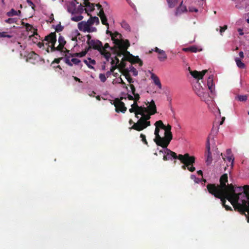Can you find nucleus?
<instances>
[{
	"instance_id": "f257e3e1",
	"label": "nucleus",
	"mask_w": 249,
	"mask_h": 249,
	"mask_svg": "<svg viewBox=\"0 0 249 249\" xmlns=\"http://www.w3.org/2000/svg\"><path fill=\"white\" fill-rule=\"evenodd\" d=\"M220 184H209L207 188L209 193L220 199L222 206L227 211H232L231 207L226 204L228 200L234 210L244 215L249 223V185L234 187L227 184L228 175L224 174L220 178Z\"/></svg>"
},
{
	"instance_id": "f03ea898",
	"label": "nucleus",
	"mask_w": 249,
	"mask_h": 249,
	"mask_svg": "<svg viewBox=\"0 0 249 249\" xmlns=\"http://www.w3.org/2000/svg\"><path fill=\"white\" fill-rule=\"evenodd\" d=\"M44 41H46V45L48 46L47 51L49 52V47L51 48V52H55L56 51H60L62 53H69V50L64 47L66 44V41L63 36H60L58 37V41L59 45L56 47H55V44L56 42V35L55 32H52L48 35L45 36Z\"/></svg>"
},
{
	"instance_id": "7ed1b4c3",
	"label": "nucleus",
	"mask_w": 249,
	"mask_h": 249,
	"mask_svg": "<svg viewBox=\"0 0 249 249\" xmlns=\"http://www.w3.org/2000/svg\"><path fill=\"white\" fill-rule=\"evenodd\" d=\"M111 37L114 44L111 48L113 53L117 56H122L130 45L129 40L123 39L122 35L118 32L113 33Z\"/></svg>"
},
{
	"instance_id": "20e7f679",
	"label": "nucleus",
	"mask_w": 249,
	"mask_h": 249,
	"mask_svg": "<svg viewBox=\"0 0 249 249\" xmlns=\"http://www.w3.org/2000/svg\"><path fill=\"white\" fill-rule=\"evenodd\" d=\"M151 114L150 113L148 112V109L146 108L145 111L143 112L141 114L142 117L138 120L137 123H134V124L130 127V129H134L138 131H140L147 127L150 125V122L148 120L150 119Z\"/></svg>"
},
{
	"instance_id": "39448f33",
	"label": "nucleus",
	"mask_w": 249,
	"mask_h": 249,
	"mask_svg": "<svg viewBox=\"0 0 249 249\" xmlns=\"http://www.w3.org/2000/svg\"><path fill=\"white\" fill-rule=\"evenodd\" d=\"M178 160L182 163L181 166L182 169L188 170L189 171H195L196 158L194 156H190L188 153H185L184 155L179 154Z\"/></svg>"
},
{
	"instance_id": "423d86ee",
	"label": "nucleus",
	"mask_w": 249,
	"mask_h": 249,
	"mask_svg": "<svg viewBox=\"0 0 249 249\" xmlns=\"http://www.w3.org/2000/svg\"><path fill=\"white\" fill-rule=\"evenodd\" d=\"M188 70L195 80L193 84V90L198 96L201 98L202 89L199 80H202V71H198L196 70L191 71L190 67L188 68Z\"/></svg>"
},
{
	"instance_id": "0eeeda50",
	"label": "nucleus",
	"mask_w": 249,
	"mask_h": 249,
	"mask_svg": "<svg viewBox=\"0 0 249 249\" xmlns=\"http://www.w3.org/2000/svg\"><path fill=\"white\" fill-rule=\"evenodd\" d=\"M88 50L91 49L98 50L102 55H103L107 61L109 60L111 54L110 53H106L105 49H103V44L101 41L97 39H92L90 41L89 44H88Z\"/></svg>"
},
{
	"instance_id": "6e6552de",
	"label": "nucleus",
	"mask_w": 249,
	"mask_h": 249,
	"mask_svg": "<svg viewBox=\"0 0 249 249\" xmlns=\"http://www.w3.org/2000/svg\"><path fill=\"white\" fill-rule=\"evenodd\" d=\"M160 128L157 126L156 127L154 132L155 135V138L154 141L157 145L162 147V148H166L168 146L167 143H166V140L164 138V136L163 137H160L159 134Z\"/></svg>"
},
{
	"instance_id": "1a4fd4ad",
	"label": "nucleus",
	"mask_w": 249,
	"mask_h": 249,
	"mask_svg": "<svg viewBox=\"0 0 249 249\" xmlns=\"http://www.w3.org/2000/svg\"><path fill=\"white\" fill-rule=\"evenodd\" d=\"M124 99H126V98L121 97L120 99L116 98L114 100L113 104L115 107L116 112L124 113L126 111L127 108L125 107L124 103L122 101Z\"/></svg>"
},
{
	"instance_id": "9d476101",
	"label": "nucleus",
	"mask_w": 249,
	"mask_h": 249,
	"mask_svg": "<svg viewBox=\"0 0 249 249\" xmlns=\"http://www.w3.org/2000/svg\"><path fill=\"white\" fill-rule=\"evenodd\" d=\"M226 153L227 156L225 157H222V158L225 161H228L229 165L227 164V167H224V170L226 171V170H229L228 168L230 166V168L229 170H231L232 168L233 164V161H234V158L233 156L231 155V150L230 149H228L226 151ZM221 156H223L222 154H221Z\"/></svg>"
},
{
	"instance_id": "9b49d317",
	"label": "nucleus",
	"mask_w": 249,
	"mask_h": 249,
	"mask_svg": "<svg viewBox=\"0 0 249 249\" xmlns=\"http://www.w3.org/2000/svg\"><path fill=\"white\" fill-rule=\"evenodd\" d=\"M125 53L127 54V55H126V57H125V59H126L127 61H129L132 64L139 63L140 66L142 65V62L139 58L138 56H134L132 55L129 52L127 51V50H126V51L125 52L123 55Z\"/></svg>"
},
{
	"instance_id": "f8f14e48",
	"label": "nucleus",
	"mask_w": 249,
	"mask_h": 249,
	"mask_svg": "<svg viewBox=\"0 0 249 249\" xmlns=\"http://www.w3.org/2000/svg\"><path fill=\"white\" fill-rule=\"evenodd\" d=\"M164 148V151L165 155L163 156V158L164 160H172L173 159H178L179 155H177L175 152L168 149L167 147Z\"/></svg>"
},
{
	"instance_id": "ddd939ff",
	"label": "nucleus",
	"mask_w": 249,
	"mask_h": 249,
	"mask_svg": "<svg viewBox=\"0 0 249 249\" xmlns=\"http://www.w3.org/2000/svg\"><path fill=\"white\" fill-rule=\"evenodd\" d=\"M171 125L169 124L166 126L164 125V127L163 128L165 131L164 138L166 140V143H167L168 145L170 144V142L173 139V135L171 131Z\"/></svg>"
},
{
	"instance_id": "4468645a",
	"label": "nucleus",
	"mask_w": 249,
	"mask_h": 249,
	"mask_svg": "<svg viewBox=\"0 0 249 249\" xmlns=\"http://www.w3.org/2000/svg\"><path fill=\"white\" fill-rule=\"evenodd\" d=\"M154 51L158 53L159 55L158 58L160 61H164L167 59V56L165 51L158 48L157 47L155 48Z\"/></svg>"
},
{
	"instance_id": "2eb2a0df",
	"label": "nucleus",
	"mask_w": 249,
	"mask_h": 249,
	"mask_svg": "<svg viewBox=\"0 0 249 249\" xmlns=\"http://www.w3.org/2000/svg\"><path fill=\"white\" fill-rule=\"evenodd\" d=\"M148 104H149V105L146 107L148 109V112L150 113L151 114L153 115L157 113V108L154 101L152 100L150 104L148 102L146 105Z\"/></svg>"
},
{
	"instance_id": "dca6fc26",
	"label": "nucleus",
	"mask_w": 249,
	"mask_h": 249,
	"mask_svg": "<svg viewBox=\"0 0 249 249\" xmlns=\"http://www.w3.org/2000/svg\"><path fill=\"white\" fill-rule=\"evenodd\" d=\"M213 80V75L209 76L207 80V86L212 94H213L214 91V85Z\"/></svg>"
},
{
	"instance_id": "f3484780",
	"label": "nucleus",
	"mask_w": 249,
	"mask_h": 249,
	"mask_svg": "<svg viewBox=\"0 0 249 249\" xmlns=\"http://www.w3.org/2000/svg\"><path fill=\"white\" fill-rule=\"evenodd\" d=\"M98 15L100 17V18H101L102 23L103 25H105L106 26H107V29H108L109 24L107 23V17L106 16V15L104 13L103 9H101V10L99 11V13L98 14Z\"/></svg>"
},
{
	"instance_id": "a211bd4d",
	"label": "nucleus",
	"mask_w": 249,
	"mask_h": 249,
	"mask_svg": "<svg viewBox=\"0 0 249 249\" xmlns=\"http://www.w3.org/2000/svg\"><path fill=\"white\" fill-rule=\"evenodd\" d=\"M206 149H207V152H206L207 159L206 160V162L207 165H209L211 164L212 160H213V159H212V157L211 156V154L210 152V144L209 143L208 141H207V143L206 145Z\"/></svg>"
},
{
	"instance_id": "6ab92c4d",
	"label": "nucleus",
	"mask_w": 249,
	"mask_h": 249,
	"mask_svg": "<svg viewBox=\"0 0 249 249\" xmlns=\"http://www.w3.org/2000/svg\"><path fill=\"white\" fill-rule=\"evenodd\" d=\"M187 11V9L185 6L183 5V1H181L179 6H178L176 9L175 13V15L176 16H178L180 15L181 14L186 12Z\"/></svg>"
},
{
	"instance_id": "aec40b11",
	"label": "nucleus",
	"mask_w": 249,
	"mask_h": 249,
	"mask_svg": "<svg viewBox=\"0 0 249 249\" xmlns=\"http://www.w3.org/2000/svg\"><path fill=\"white\" fill-rule=\"evenodd\" d=\"M78 28L79 30L81 31L85 32L88 31L89 26L87 22V21H82L78 23Z\"/></svg>"
},
{
	"instance_id": "412c9836",
	"label": "nucleus",
	"mask_w": 249,
	"mask_h": 249,
	"mask_svg": "<svg viewBox=\"0 0 249 249\" xmlns=\"http://www.w3.org/2000/svg\"><path fill=\"white\" fill-rule=\"evenodd\" d=\"M84 4L86 7V8L85 9L86 12L88 13V15H90V14L88 13V12H92L94 10V4L91 3L89 1V0L84 1Z\"/></svg>"
},
{
	"instance_id": "4be33fe9",
	"label": "nucleus",
	"mask_w": 249,
	"mask_h": 249,
	"mask_svg": "<svg viewBox=\"0 0 249 249\" xmlns=\"http://www.w3.org/2000/svg\"><path fill=\"white\" fill-rule=\"evenodd\" d=\"M89 16L90 18L87 21L89 27L92 26L94 23H95L96 25H98L99 24V19L98 17H92L90 15Z\"/></svg>"
},
{
	"instance_id": "5701e85b",
	"label": "nucleus",
	"mask_w": 249,
	"mask_h": 249,
	"mask_svg": "<svg viewBox=\"0 0 249 249\" xmlns=\"http://www.w3.org/2000/svg\"><path fill=\"white\" fill-rule=\"evenodd\" d=\"M151 78L153 81L154 84L157 85L159 88V89H161L162 88V85L160 80L157 75L152 73L151 75Z\"/></svg>"
},
{
	"instance_id": "b1692460",
	"label": "nucleus",
	"mask_w": 249,
	"mask_h": 249,
	"mask_svg": "<svg viewBox=\"0 0 249 249\" xmlns=\"http://www.w3.org/2000/svg\"><path fill=\"white\" fill-rule=\"evenodd\" d=\"M122 73L125 77V78L130 84L134 82L133 79L131 77L129 73V71L127 69H124V71H122Z\"/></svg>"
},
{
	"instance_id": "393cba45",
	"label": "nucleus",
	"mask_w": 249,
	"mask_h": 249,
	"mask_svg": "<svg viewBox=\"0 0 249 249\" xmlns=\"http://www.w3.org/2000/svg\"><path fill=\"white\" fill-rule=\"evenodd\" d=\"M127 53H125L123 55L124 57L122 58L121 61L119 62L118 64V67L119 68L122 69L123 71L125 69V61H127L126 59H125V57H126ZM123 56V55H122Z\"/></svg>"
},
{
	"instance_id": "a878e982",
	"label": "nucleus",
	"mask_w": 249,
	"mask_h": 249,
	"mask_svg": "<svg viewBox=\"0 0 249 249\" xmlns=\"http://www.w3.org/2000/svg\"><path fill=\"white\" fill-rule=\"evenodd\" d=\"M75 1L76 0H74L71 1L70 2V5L68 7V11L69 13L71 14H74L76 12V8H75Z\"/></svg>"
},
{
	"instance_id": "bb28decb",
	"label": "nucleus",
	"mask_w": 249,
	"mask_h": 249,
	"mask_svg": "<svg viewBox=\"0 0 249 249\" xmlns=\"http://www.w3.org/2000/svg\"><path fill=\"white\" fill-rule=\"evenodd\" d=\"M235 61L238 68L240 69H245L246 68L245 64L242 62L240 58L238 57L235 58Z\"/></svg>"
},
{
	"instance_id": "cd10ccee",
	"label": "nucleus",
	"mask_w": 249,
	"mask_h": 249,
	"mask_svg": "<svg viewBox=\"0 0 249 249\" xmlns=\"http://www.w3.org/2000/svg\"><path fill=\"white\" fill-rule=\"evenodd\" d=\"M168 7L170 8L175 7L178 3V0H166Z\"/></svg>"
},
{
	"instance_id": "c85d7f7f",
	"label": "nucleus",
	"mask_w": 249,
	"mask_h": 249,
	"mask_svg": "<svg viewBox=\"0 0 249 249\" xmlns=\"http://www.w3.org/2000/svg\"><path fill=\"white\" fill-rule=\"evenodd\" d=\"M21 13L20 10L16 11L14 9H12L9 12H7V15L9 17H12L14 16L18 15Z\"/></svg>"
},
{
	"instance_id": "c756f323",
	"label": "nucleus",
	"mask_w": 249,
	"mask_h": 249,
	"mask_svg": "<svg viewBox=\"0 0 249 249\" xmlns=\"http://www.w3.org/2000/svg\"><path fill=\"white\" fill-rule=\"evenodd\" d=\"M131 107H133L137 110H146V107L142 106H139L137 103V102L134 101V103L131 105Z\"/></svg>"
},
{
	"instance_id": "7c9ffc66",
	"label": "nucleus",
	"mask_w": 249,
	"mask_h": 249,
	"mask_svg": "<svg viewBox=\"0 0 249 249\" xmlns=\"http://www.w3.org/2000/svg\"><path fill=\"white\" fill-rule=\"evenodd\" d=\"M182 50L184 52H197V48L196 47L194 46H191L188 48H184L182 49Z\"/></svg>"
},
{
	"instance_id": "2f4dec72",
	"label": "nucleus",
	"mask_w": 249,
	"mask_h": 249,
	"mask_svg": "<svg viewBox=\"0 0 249 249\" xmlns=\"http://www.w3.org/2000/svg\"><path fill=\"white\" fill-rule=\"evenodd\" d=\"M115 59L116 60V65H114V66H112L110 69V71H111V72H113L114 70L117 68H118V64L119 63L120 60L118 58V57H119V56H117V54H115Z\"/></svg>"
},
{
	"instance_id": "473e14b6",
	"label": "nucleus",
	"mask_w": 249,
	"mask_h": 249,
	"mask_svg": "<svg viewBox=\"0 0 249 249\" xmlns=\"http://www.w3.org/2000/svg\"><path fill=\"white\" fill-rule=\"evenodd\" d=\"M127 70L129 71H129H131L132 73H133V75L135 76H137L138 75V71H137V70L134 67H133L132 65H131L130 66V67L129 68V69H127Z\"/></svg>"
},
{
	"instance_id": "72a5a7b5",
	"label": "nucleus",
	"mask_w": 249,
	"mask_h": 249,
	"mask_svg": "<svg viewBox=\"0 0 249 249\" xmlns=\"http://www.w3.org/2000/svg\"><path fill=\"white\" fill-rule=\"evenodd\" d=\"M88 51H89V50H88V49H87V50H86L85 51H82L80 53H74V55H76V57H82L84 56L86 54V53H88Z\"/></svg>"
},
{
	"instance_id": "f704fd0d",
	"label": "nucleus",
	"mask_w": 249,
	"mask_h": 249,
	"mask_svg": "<svg viewBox=\"0 0 249 249\" xmlns=\"http://www.w3.org/2000/svg\"><path fill=\"white\" fill-rule=\"evenodd\" d=\"M155 125L156 127L157 126L159 128H161L163 129L164 127V124H163L162 121L161 120L157 121L155 123Z\"/></svg>"
},
{
	"instance_id": "c9c22d12",
	"label": "nucleus",
	"mask_w": 249,
	"mask_h": 249,
	"mask_svg": "<svg viewBox=\"0 0 249 249\" xmlns=\"http://www.w3.org/2000/svg\"><path fill=\"white\" fill-rule=\"evenodd\" d=\"M83 18V17L82 16H73L71 17V20L73 21H79L81 20Z\"/></svg>"
},
{
	"instance_id": "e433bc0d",
	"label": "nucleus",
	"mask_w": 249,
	"mask_h": 249,
	"mask_svg": "<svg viewBox=\"0 0 249 249\" xmlns=\"http://www.w3.org/2000/svg\"><path fill=\"white\" fill-rule=\"evenodd\" d=\"M17 20L18 19L17 18H9L8 19H6L5 22L9 24H12L16 23Z\"/></svg>"
},
{
	"instance_id": "4c0bfd02",
	"label": "nucleus",
	"mask_w": 249,
	"mask_h": 249,
	"mask_svg": "<svg viewBox=\"0 0 249 249\" xmlns=\"http://www.w3.org/2000/svg\"><path fill=\"white\" fill-rule=\"evenodd\" d=\"M65 56V62L66 64H67L69 66H72V64L71 62L70 56H69L67 54H64Z\"/></svg>"
},
{
	"instance_id": "58836bf2",
	"label": "nucleus",
	"mask_w": 249,
	"mask_h": 249,
	"mask_svg": "<svg viewBox=\"0 0 249 249\" xmlns=\"http://www.w3.org/2000/svg\"><path fill=\"white\" fill-rule=\"evenodd\" d=\"M121 26L123 28L125 29L126 30L130 31V30L129 25L125 21L122 22V23H121Z\"/></svg>"
},
{
	"instance_id": "ea45409f",
	"label": "nucleus",
	"mask_w": 249,
	"mask_h": 249,
	"mask_svg": "<svg viewBox=\"0 0 249 249\" xmlns=\"http://www.w3.org/2000/svg\"><path fill=\"white\" fill-rule=\"evenodd\" d=\"M12 36L7 34L5 32H0V37H8L11 38Z\"/></svg>"
},
{
	"instance_id": "a19ab883",
	"label": "nucleus",
	"mask_w": 249,
	"mask_h": 249,
	"mask_svg": "<svg viewBox=\"0 0 249 249\" xmlns=\"http://www.w3.org/2000/svg\"><path fill=\"white\" fill-rule=\"evenodd\" d=\"M140 137L142 138V141L146 145H148V142L146 139V136L143 134H141Z\"/></svg>"
},
{
	"instance_id": "79ce46f5",
	"label": "nucleus",
	"mask_w": 249,
	"mask_h": 249,
	"mask_svg": "<svg viewBox=\"0 0 249 249\" xmlns=\"http://www.w3.org/2000/svg\"><path fill=\"white\" fill-rule=\"evenodd\" d=\"M111 48L112 47H110L109 45V44L107 43H106L104 47L103 46V49H105V51L106 53H109L107 51V49H109L113 52V50L111 49Z\"/></svg>"
},
{
	"instance_id": "37998d69",
	"label": "nucleus",
	"mask_w": 249,
	"mask_h": 249,
	"mask_svg": "<svg viewBox=\"0 0 249 249\" xmlns=\"http://www.w3.org/2000/svg\"><path fill=\"white\" fill-rule=\"evenodd\" d=\"M99 78L102 82H105L107 80V77L104 74L100 73L99 75Z\"/></svg>"
},
{
	"instance_id": "c03bdc74",
	"label": "nucleus",
	"mask_w": 249,
	"mask_h": 249,
	"mask_svg": "<svg viewBox=\"0 0 249 249\" xmlns=\"http://www.w3.org/2000/svg\"><path fill=\"white\" fill-rule=\"evenodd\" d=\"M145 111V110H137L135 112V117L137 118H139V116H138L139 115H141L143 113V112Z\"/></svg>"
},
{
	"instance_id": "a18cd8bd",
	"label": "nucleus",
	"mask_w": 249,
	"mask_h": 249,
	"mask_svg": "<svg viewBox=\"0 0 249 249\" xmlns=\"http://www.w3.org/2000/svg\"><path fill=\"white\" fill-rule=\"evenodd\" d=\"M238 98L240 101H246L247 100V96L246 95H240Z\"/></svg>"
},
{
	"instance_id": "49530a36",
	"label": "nucleus",
	"mask_w": 249,
	"mask_h": 249,
	"mask_svg": "<svg viewBox=\"0 0 249 249\" xmlns=\"http://www.w3.org/2000/svg\"><path fill=\"white\" fill-rule=\"evenodd\" d=\"M25 26L27 31H31L33 29V26L29 23H26Z\"/></svg>"
},
{
	"instance_id": "de8ad7c7",
	"label": "nucleus",
	"mask_w": 249,
	"mask_h": 249,
	"mask_svg": "<svg viewBox=\"0 0 249 249\" xmlns=\"http://www.w3.org/2000/svg\"><path fill=\"white\" fill-rule=\"evenodd\" d=\"M71 62L75 65H78L80 62V60L78 59L73 58L71 59Z\"/></svg>"
},
{
	"instance_id": "09e8293b",
	"label": "nucleus",
	"mask_w": 249,
	"mask_h": 249,
	"mask_svg": "<svg viewBox=\"0 0 249 249\" xmlns=\"http://www.w3.org/2000/svg\"><path fill=\"white\" fill-rule=\"evenodd\" d=\"M227 29V26L224 25L223 27H220V33L222 35V33L225 31V30Z\"/></svg>"
},
{
	"instance_id": "8fccbe9b",
	"label": "nucleus",
	"mask_w": 249,
	"mask_h": 249,
	"mask_svg": "<svg viewBox=\"0 0 249 249\" xmlns=\"http://www.w3.org/2000/svg\"><path fill=\"white\" fill-rule=\"evenodd\" d=\"M134 95V101L137 102L140 98V95L138 93H135L133 94Z\"/></svg>"
},
{
	"instance_id": "3c124183",
	"label": "nucleus",
	"mask_w": 249,
	"mask_h": 249,
	"mask_svg": "<svg viewBox=\"0 0 249 249\" xmlns=\"http://www.w3.org/2000/svg\"><path fill=\"white\" fill-rule=\"evenodd\" d=\"M27 2L30 6H31L32 9H34L35 5L31 0H27Z\"/></svg>"
},
{
	"instance_id": "603ef678",
	"label": "nucleus",
	"mask_w": 249,
	"mask_h": 249,
	"mask_svg": "<svg viewBox=\"0 0 249 249\" xmlns=\"http://www.w3.org/2000/svg\"><path fill=\"white\" fill-rule=\"evenodd\" d=\"M97 31V29L95 27H91V26L89 27L88 32V33H91V32H94Z\"/></svg>"
},
{
	"instance_id": "864d4df0",
	"label": "nucleus",
	"mask_w": 249,
	"mask_h": 249,
	"mask_svg": "<svg viewBox=\"0 0 249 249\" xmlns=\"http://www.w3.org/2000/svg\"><path fill=\"white\" fill-rule=\"evenodd\" d=\"M63 29V27L62 26H61L60 24H59L56 26L55 30L56 32H60L62 31Z\"/></svg>"
},
{
	"instance_id": "5fc2aeb1",
	"label": "nucleus",
	"mask_w": 249,
	"mask_h": 249,
	"mask_svg": "<svg viewBox=\"0 0 249 249\" xmlns=\"http://www.w3.org/2000/svg\"><path fill=\"white\" fill-rule=\"evenodd\" d=\"M129 87L131 89L132 93L134 94L136 91V89L135 86L133 84H130Z\"/></svg>"
},
{
	"instance_id": "6e6d98bb",
	"label": "nucleus",
	"mask_w": 249,
	"mask_h": 249,
	"mask_svg": "<svg viewBox=\"0 0 249 249\" xmlns=\"http://www.w3.org/2000/svg\"><path fill=\"white\" fill-rule=\"evenodd\" d=\"M87 36V43L88 44H89V42L90 41H92V39H91V36L89 34L88 35L86 36Z\"/></svg>"
},
{
	"instance_id": "4d7b16f0",
	"label": "nucleus",
	"mask_w": 249,
	"mask_h": 249,
	"mask_svg": "<svg viewBox=\"0 0 249 249\" xmlns=\"http://www.w3.org/2000/svg\"><path fill=\"white\" fill-rule=\"evenodd\" d=\"M84 62L88 66V67L90 69H94V67L90 66L89 64V60H84Z\"/></svg>"
},
{
	"instance_id": "13d9d810",
	"label": "nucleus",
	"mask_w": 249,
	"mask_h": 249,
	"mask_svg": "<svg viewBox=\"0 0 249 249\" xmlns=\"http://www.w3.org/2000/svg\"><path fill=\"white\" fill-rule=\"evenodd\" d=\"M63 58L62 57H60V58H56L52 62V64H53L54 63H57V64H58L60 63V60L62 59Z\"/></svg>"
},
{
	"instance_id": "bf43d9fd",
	"label": "nucleus",
	"mask_w": 249,
	"mask_h": 249,
	"mask_svg": "<svg viewBox=\"0 0 249 249\" xmlns=\"http://www.w3.org/2000/svg\"><path fill=\"white\" fill-rule=\"evenodd\" d=\"M88 60H89V64L90 63V64H91L92 65H95L96 64V61L94 59H92L90 58H88Z\"/></svg>"
},
{
	"instance_id": "052dcab7",
	"label": "nucleus",
	"mask_w": 249,
	"mask_h": 249,
	"mask_svg": "<svg viewBox=\"0 0 249 249\" xmlns=\"http://www.w3.org/2000/svg\"><path fill=\"white\" fill-rule=\"evenodd\" d=\"M53 20H54L53 14H51L49 17L48 21L50 22H52Z\"/></svg>"
},
{
	"instance_id": "680f3d73",
	"label": "nucleus",
	"mask_w": 249,
	"mask_h": 249,
	"mask_svg": "<svg viewBox=\"0 0 249 249\" xmlns=\"http://www.w3.org/2000/svg\"><path fill=\"white\" fill-rule=\"evenodd\" d=\"M45 44L46 45V43L39 42L37 43V46L39 48H42L44 46Z\"/></svg>"
},
{
	"instance_id": "e2e57ef3",
	"label": "nucleus",
	"mask_w": 249,
	"mask_h": 249,
	"mask_svg": "<svg viewBox=\"0 0 249 249\" xmlns=\"http://www.w3.org/2000/svg\"><path fill=\"white\" fill-rule=\"evenodd\" d=\"M69 52H70V51H69ZM66 53H67V54H68L67 55H68L69 56H70V58L71 57H75V56H76V55H74V53H63V54H66Z\"/></svg>"
},
{
	"instance_id": "0e129e2a",
	"label": "nucleus",
	"mask_w": 249,
	"mask_h": 249,
	"mask_svg": "<svg viewBox=\"0 0 249 249\" xmlns=\"http://www.w3.org/2000/svg\"><path fill=\"white\" fill-rule=\"evenodd\" d=\"M137 110L133 107H131V108L129 109V111L130 113L135 112Z\"/></svg>"
},
{
	"instance_id": "69168bd1",
	"label": "nucleus",
	"mask_w": 249,
	"mask_h": 249,
	"mask_svg": "<svg viewBox=\"0 0 249 249\" xmlns=\"http://www.w3.org/2000/svg\"><path fill=\"white\" fill-rule=\"evenodd\" d=\"M127 98L128 99V100H134V97L130 94H127Z\"/></svg>"
},
{
	"instance_id": "338daca9",
	"label": "nucleus",
	"mask_w": 249,
	"mask_h": 249,
	"mask_svg": "<svg viewBox=\"0 0 249 249\" xmlns=\"http://www.w3.org/2000/svg\"><path fill=\"white\" fill-rule=\"evenodd\" d=\"M189 11H191V12H197L198 11V10L195 8H191L189 9Z\"/></svg>"
},
{
	"instance_id": "774afa93",
	"label": "nucleus",
	"mask_w": 249,
	"mask_h": 249,
	"mask_svg": "<svg viewBox=\"0 0 249 249\" xmlns=\"http://www.w3.org/2000/svg\"><path fill=\"white\" fill-rule=\"evenodd\" d=\"M73 78L75 81L79 82H82V81L79 78H78L76 76H73Z\"/></svg>"
}]
</instances>
